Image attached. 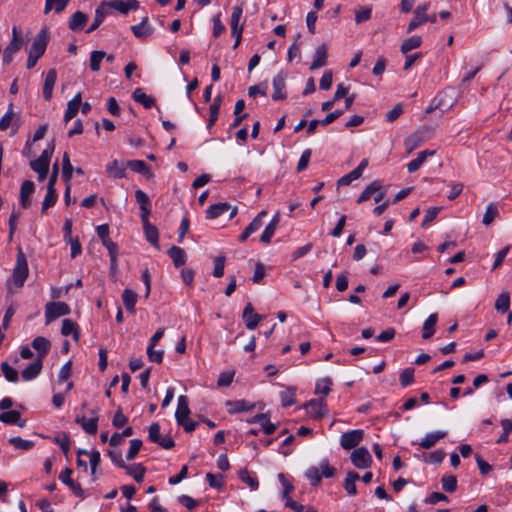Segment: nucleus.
Here are the masks:
<instances>
[{
	"instance_id": "nucleus-1",
	"label": "nucleus",
	"mask_w": 512,
	"mask_h": 512,
	"mask_svg": "<svg viewBox=\"0 0 512 512\" xmlns=\"http://www.w3.org/2000/svg\"><path fill=\"white\" fill-rule=\"evenodd\" d=\"M49 41V32L46 28L40 30V32L34 38L32 45L29 50L26 66L28 69L33 68L39 58L45 53Z\"/></svg>"
},
{
	"instance_id": "nucleus-2",
	"label": "nucleus",
	"mask_w": 512,
	"mask_h": 512,
	"mask_svg": "<svg viewBox=\"0 0 512 512\" xmlns=\"http://www.w3.org/2000/svg\"><path fill=\"white\" fill-rule=\"evenodd\" d=\"M54 142H52L39 156V158L30 162V167L33 171L38 174V179L40 181L44 180L49 171V165L51 161V157L54 153Z\"/></svg>"
},
{
	"instance_id": "nucleus-3",
	"label": "nucleus",
	"mask_w": 512,
	"mask_h": 512,
	"mask_svg": "<svg viewBox=\"0 0 512 512\" xmlns=\"http://www.w3.org/2000/svg\"><path fill=\"white\" fill-rule=\"evenodd\" d=\"M29 269L26 256L21 249H19L16 258V265L13 269V281L16 286H23L26 278L28 277Z\"/></svg>"
},
{
	"instance_id": "nucleus-4",
	"label": "nucleus",
	"mask_w": 512,
	"mask_h": 512,
	"mask_svg": "<svg viewBox=\"0 0 512 512\" xmlns=\"http://www.w3.org/2000/svg\"><path fill=\"white\" fill-rule=\"evenodd\" d=\"M70 313V307L65 302H48L45 305V319L46 324L51 323L61 316L68 315Z\"/></svg>"
},
{
	"instance_id": "nucleus-5",
	"label": "nucleus",
	"mask_w": 512,
	"mask_h": 512,
	"mask_svg": "<svg viewBox=\"0 0 512 512\" xmlns=\"http://www.w3.org/2000/svg\"><path fill=\"white\" fill-rule=\"evenodd\" d=\"M148 438L151 442L158 444L163 449H172L175 447V442L169 435L161 436L160 425L158 423H152L149 426Z\"/></svg>"
},
{
	"instance_id": "nucleus-6",
	"label": "nucleus",
	"mask_w": 512,
	"mask_h": 512,
	"mask_svg": "<svg viewBox=\"0 0 512 512\" xmlns=\"http://www.w3.org/2000/svg\"><path fill=\"white\" fill-rule=\"evenodd\" d=\"M243 14L242 5L234 6L230 19L231 35L235 38L234 48H237L241 42L243 27L239 26Z\"/></svg>"
},
{
	"instance_id": "nucleus-7",
	"label": "nucleus",
	"mask_w": 512,
	"mask_h": 512,
	"mask_svg": "<svg viewBox=\"0 0 512 512\" xmlns=\"http://www.w3.org/2000/svg\"><path fill=\"white\" fill-rule=\"evenodd\" d=\"M432 134V129L428 126H423L419 128L415 133L409 136L405 140V146L408 152L413 151L417 147H419L423 142L428 140Z\"/></svg>"
},
{
	"instance_id": "nucleus-8",
	"label": "nucleus",
	"mask_w": 512,
	"mask_h": 512,
	"mask_svg": "<svg viewBox=\"0 0 512 512\" xmlns=\"http://www.w3.org/2000/svg\"><path fill=\"white\" fill-rule=\"evenodd\" d=\"M352 464L358 469H366L372 465V456L366 447L356 448L350 455Z\"/></svg>"
},
{
	"instance_id": "nucleus-9",
	"label": "nucleus",
	"mask_w": 512,
	"mask_h": 512,
	"mask_svg": "<svg viewBox=\"0 0 512 512\" xmlns=\"http://www.w3.org/2000/svg\"><path fill=\"white\" fill-rule=\"evenodd\" d=\"M363 436L364 432L361 429L345 432L341 435L340 444L345 450L353 449L362 441Z\"/></svg>"
},
{
	"instance_id": "nucleus-10",
	"label": "nucleus",
	"mask_w": 512,
	"mask_h": 512,
	"mask_svg": "<svg viewBox=\"0 0 512 512\" xmlns=\"http://www.w3.org/2000/svg\"><path fill=\"white\" fill-rule=\"evenodd\" d=\"M430 3H424L419 5L415 11L414 16L407 27V33H411L422 24L428 22L427 10L429 9Z\"/></svg>"
},
{
	"instance_id": "nucleus-11",
	"label": "nucleus",
	"mask_w": 512,
	"mask_h": 512,
	"mask_svg": "<svg viewBox=\"0 0 512 512\" xmlns=\"http://www.w3.org/2000/svg\"><path fill=\"white\" fill-rule=\"evenodd\" d=\"M286 78H287V74L283 71H280L274 77L273 82H272V85H273L272 99L274 101L286 99L287 95L284 91L285 86H286Z\"/></svg>"
},
{
	"instance_id": "nucleus-12",
	"label": "nucleus",
	"mask_w": 512,
	"mask_h": 512,
	"mask_svg": "<svg viewBox=\"0 0 512 512\" xmlns=\"http://www.w3.org/2000/svg\"><path fill=\"white\" fill-rule=\"evenodd\" d=\"M105 5L120 13L127 14L130 10H136L139 7V2L137 0H113L109 2L104 1L102 6Z\"/></svg>"
},
{
	"instance_id": "nucleus-13",
	"label": "nucleus",
	"mask_w": 512,
	"mask_h": 512,
	"mask_svg": "<svg viewBox=\"0 0 512 512\" xmlns=\"http://www.w3.org/2000/svg\"><path fill=\"white\" fill-rule=\"evenodd\" d=\"M304 407L308 409L311 415L316 419H320L327 415L326 401L323 398L312 399L304 404Z\"/></svg>"
},
{
	"instance_id": "nucleus-14",
	"label": "nucleus",
	"mask_w": 512,
	"mask_h": 512,
	"mask_svg": "<svg viewBox=\"0 0 512 512\" xmlns=\"http://www.w3.org/2000/svg\"><path fill=\"white\" fill-rule=\"evenodd\" d=\"M73 471L72 469L70 468H65L59 475V480L67 485L71 490L72 492L79 498H83L84 497V491L83 489L81 488V486L74 482L71 478V475H72Z\"/></svg>"
},
{
	"instance_id": "nucleus-15",
	"label": "nucleus",
	"mask_w": 512,
	"mask_h": 512,
	"mask_svg": "<svg viewBox=\"0 0 512 512\" xmlns=\"http://www.w3.org/2000/svg\"><path fill=\"white\" fill-rule=\"evenodd\" d=\"M263 319V316L255 313L254 308L251 303H248L243 311V320L245 322L246 328L249 330L255 329L259 322Z\"/></svg>"
},
{
	"instance_id": "nucleus-16",
	"label": "nucleus",
	"mask_w": 512,
	"mask_h": 512,
	"mask_svg": "<svg viewBox=\"0 0 512 512\" xmlns=\"http://www.w3.org/2000/svg\"><path fill=\"white\" fill-rule=\"evenodd\" d=\"M190 409L188 406V398L184 395L178 397V406L175 412L176 421L178 424H184L188 420Z\"/></svg>"
},
{
	"instance_id": "nucleus-17",
	"label": "nucleus",
	"mask_w": 512,
	"mask_h": 512,
	"mask_svg": "<svg viewBox=\"0 0 512 512\" xmlns=\"http://www.w3.org/2000/svg\"><path fill=\"white\" fill-rule=\"evenodd\" d=\"M328 47L326 44H321L315 49L314 59L310 66V70H316L327 64Z\"/></svg>"
},
{
	"instance_id": "nucleus-18",
	"label": "nucleus",
	"mask_w": 512,
	"mask_h": 512,
	"mask_svg": "<svg viewBox=\"0 0 512 512\" xmlns=\"http://www.w3.org/2000/svg\"><path fill=\"white\" fill-rule=\"evenodd\" d=\"M35 185L31 180H25L20 188V204L23 208L31 205L29 197L34 193Z\"/></svg>"
},
{
	"instance_id": "nucleus-19",
	"label": "nucleus",
	"mask_w": 512,
	"mask_h": 512,
	"mask_svg": "<svg viewBox=\"0 0 512 512\" xmlns=\"http://www.w3.org/2000/svg\"><path fill=\"white\" fill-rule=\"evenodd\" d=\"M57 79V72L55 69H50L45 77L44 85H43V97L46 101H49L52 98L54 85Z\"/></svg>"
},
{
	"instance_id": "nucleus-20",
	"label": "nucleus",
	"mask_w": 512,
	"mask_h": 512,
	"mask_svg": "<svg viewBox=\"0 0 512 512\" xmlns=\"http://www.w3.org/2000/svg\"><path fill=\"white\" fill-rule=\"evenodd\" d=\"M32 347L37 351V358L43 361L50 350L51 344L47 338L37 336L32 341Z\"/></svg>"
},
{
	"instance_id": "nucleus-21",
	"label": "nucleus",
	"mask_w": 512,
	"mask_h": 512,
	"mask_svg": "<svg viewBox=\"0 0 512 512\" xmlns=\"http://www.w3.org/2000/svg\"><path fill=\"white\" fill-rule=\"evenodd\" d=\"M249 422L261 424L266 435H271L276 430V425L270 422L268 413L257 414Z\"/></svg>"
},
{
	"instance_id": "nucleus-22",
	"label": "nucleus",
	"mask_w": 512,
	"mask_h": 512,
	"mask_svg": "<svg viewBox=\"0 0 512 512\" xmlns=\"http://www.w3.org/2000/svg\"><path fill=\"white\" fill-rule=\"evenodd\" d=\"M42 367L43 361L41 359L36 358V360L33 363H31L22 371V378L25 381H30L36 378L40 374Z\"/></svg>"
},
{
	"instance_id": "nucleus-23",
	"label": "nucleus",
	"mask_w": 512,
	"mask_h": 512,
	"mask_svg": "<svg viewBox=\"0 0 512 512\" xmlns=\"http://www.w3.org/2000/svg\"><path fill=\"white\" fill-rule=\"evenodd\" d=\"M132 98L146 109L152 108L156 103V100L152 96L147 95L141 88H136L133 91Z\"/></svg>"
},
{
	"instance_id": "nucleus-24",
	"label": "nucleus",
	"mask_w": 512,
	"mask_h": 512,
	"mask_svg": "<svg viewBox=\"0 0 512 512\" xmlns=\"http://www.w3.org/2000/svg\"><path fill=\"white\" fill-rule=\"evenodd\" d=\"M81 105V93H77L68 103L64 115V122L68 123L79 111Z\"/></svg>"
},
{
	"instance_id": "nucleus-25",
	"label": "nucleus",
	"mask_w": 512,
	"mask_h": 512,
	"mask_svg": "<svg viewBox=\"0 0 512 512\" xmlns=\"http://www.w3.org/2000/svg\"><path fill=\"white\" fill-rule=\"evenodd\" d=\"M75 422L80 424L83 430L90 435H94L97 433L98 429V417L95 416L93 418H86L85 416L77 417Z\"/></svg>"
},
{
	"instance_id": "nucleus-26",
	"label": "nucleus",
	"mask_w": 512,
	"mask_h": 512,
	"mask_svg": "<svg viewBox=\"0 0 512 512\" xmlns=\"http://www.w3.org/2000/svg\"><path fill=\"white\" fill-rule=\"evenodd\" d=\"M447 435L446 431H436L426 434V436L418 443L423 449H430L437 441L444 438Z\"/></svg>"
},
{
	"instance_id": "nucleus-27",
	"label": "nucleus",
	"mask_w": 512,
	"mask_h": 512,
	"mask_svg": "<svg viewBox=\"0 0 512 512\" xmlns=\"http://www.w3.org/2000/svg\"><path fill=\"white\" fill-rule=\"evenodd\" d=\"M279 221H280V217H279V214H276L272 220L270 221V223L265 227L263 233L261 234L260 236V241L262 243H265V244H268L270 243L274 233H275V230L279 224Z\"/></svg>"
},
{
	"instance_id": "nucleus-28",
	"label": "nucleus",
	"mask_w": 512,
	"mask_h": 512,
	"mask_svg": "<svg viewBox=\"0 0 512 512\" xmlns=\"http://www.w3.org/2000/svg\"><path fill=\"white\" fill-rule=\"evenodd\" d=\"M87 21L88 16L81 11H77L71 16L69 20V28L74 32L80 31L86 25Z\"/></svg>"
},
{
	"instance_id": "nucleus-29",
	"label": "nucleus",
	"mask_w": 512,
	"mask_h": 512,
	"mask_svg": "<svg viewBox=\"0 0 512 512\" xmlns=\"http://www.w3.org/2000/svg\"><path fill=\"white\" fill-rule=\"evenodd\" d=\"M126 167L123 162L113 160L106 166V172L109 177L112 178H123L125 177Z\"/></svg>"
},
{
	"instance_id": "nucleus-30",
	"label": "nucleus",
	"mask_w": 512,
	"mask_h": 512,
	"mask_svg": "<svg viewBox=\"0 0 512 512\" xmlns=\"http://www.w3.org/2000/svg\"><path fill=\"white\" fill-rule=\"evenodd\" d=\"M147 22H148V18L144 17V19L142 20V22L140 24L133 25L131 27V30H132L133 34L135 35V37H137L139 39H147L148 37L151 36L153 29L147 25Z\"/></svg>"
},
{
	"instance_id": "nucleus-31",
	"label": "nucleus",
	"mask_w": 512,
	"mask_h": 512,
	"mask_svg": "<svg viewBox=\"0 0 512 512\" xmlns=\"http://www.w3.org/2000/svg\"><path fill=\"white\" fill-rule=\"evenodd\" d=\"M122 469H125L126 473L133 477V479L138 483L143 481L146 473V468L140 463L134 465L125 464V467Z\"/></svg>"
},
{
	"instance_id": "nucleus-32",
	"label": "nucleus",
	"mask_w": 512,
	"mask_h": 512,
	"mask_svg": "<svg viewBox=\"0 0 512 512\" xmlns=\"http://www.w3.org/2000/svg\"><path fill=\"white\" fill-rule=\"evenodd\" d=\"M0 421L6 424H17L24 427L25 421H21V414L17 410H10L0 414Z\"/></svg>"
},
{
	"instance_id": "nucleus-33",
	"label": "nucleus",
	"mask_w": 512,
	"mask_h": 512,
	"mask_svg": "<svg viewBox=\"0 0 512 512\" xmlns=\"http://www.w3.org/2000/svg\"><path fill=\"white\" fill-rule=\"evenodd\" d=\"M61 333L64 336H68V335L72 334L73 339L75 341H79V339H80V332L78 329V325L73 320L68 319V318L64 319L62 321Z\"/></svg>"
},
{
	"instance_id": "nucleus-34",
	"label": "nucleus",
	"mask_w": 512,
	"mask_h": 512,
	"mask_svg": "<svg viewBox=\"0 0 512 512\" xmlns=\"http://www.w3.org/2000/svg\"><path fill=\"white\" fill-rule=\"evenodd\" d=\"M169 257L172 259L175 267H181L186 263V253L185 251L178 247V246H172L167 251Z\"/></svg>"
},
{
	"instance_id": "nucleus-35",
	"label": "nucleus",
	"mask_w": 512,
	"mask_h": 512,
	"mask_svg": "<svg viewBox=\"0 0 512 512\" xmlns=\"http://www.w3.org/2000/svg\"><path fill=\"white\" fill-rule=\"evenodd\" d=\"M438 321V316L436 313H433L429 315V317L425 320L423 324V333L422 338L423 339H429L431 338L435 333V326Z\"/></svg>"
},
{
	"instance_id": "nucleus-36",
	"label": "nucleus",
	"mask_w": 512,
	"mask_h": 512,
	"mask_svg": "<svg viewBox=\"0 0 512 512\" xmlns=\"http://www.w3.org/2000/svg\"><path fill=\"white\" fill-rule=\"evenodd\" d=\"M360 479V476L355 471H349L346 474V478L344 480V488L346 492L349 495H356L357 494V488H356V481Z\"/></svg>"
},
{
	"instance_id": "nucleus-37",
	"label": "nucleus",
	"mask_w": 512,
	"mask_h": 512,
	"mask_svg": "<svg viewBox=\"0 0 512 512\" xmlns=\"http://www.w3.org/2000/svg\"><path fill=\"white\" fill-rule=\"evenodd\" d=\"M229 210H230V205L228 203L219 202V203L213 204L206 211L207 218L215 219Z\"/></svg>"
},
{
	"instance_id": "nucleus-38",
	"label": "nucleus",
	"mask_w": 512,
	"mask_h": 512,
	"mask_svg": "<svg viewBox=\"0 0 512 512\" xmlns=\"http://www.w3.org/2000/svg\"><path fill=\"white\" fill-rule=\"evenodd\" d=\"M143 228L147 241L159 249V233L157 227L151 223H147L143 225Z\"/></svg>"
},
{
	"instance_id": "nucleus-39",
	"label": "nucleus",
	"mask_w": 512,
	"mask_h": 512,
	"mask_svg": "<svg viewBox=\"0 0 512 512\" xmlns=\"http://www.w3.org/2000/svg\"><path fill=\"white\" fill-rule=\"evenodd\" d=\"M422 44V38L420 36L414 35L407 39H405L401 45V53L403 55H407L411 50L419 48Z\"/></svg>"
},
{
	"instance_id": "nucleus-40",
	"label": "nucleus",
	"mask_w": 512,
	"mask_h": 512,
	"mask_svg": "<svg viewBox=\"0 0 512 512\" xmlns=\"http://www.w3.org/2000/svg\"><path fill=\"white\" fill-rule=\"evenodd\" d=\"M24 44V40L20 38V33L17 27L12 28V39L5 50L11 52L12 54L16 53L21 49Z\"/></svg>"
},
{
	"instance_id": "nucleus-41",
	"label": "nucleus",
	"mask_w": 512,
	"mask_h": 512,
	"mask_svg": "<svg viewBox=\"0 0 512 512\" xmlns=\"http://www.w3.org/2000/svg\"><path fill=\"white\" fill-rule=\"evenodd\" d=\"M381 189V182L380 181H373L371 182L359 195L357 199V203H362L367 200H369L374 193H376L377 190Z\"/></svg>"
},
{
	"instance_id": "nucleus-42",
	"label": "nucleus",
	"mask_w": 512,
	"mask_h": 512,
	"mask_svg": "<svg viewBox=\"0 0 512 512\" xmlns=\"http://www.w3.org/2000/svg\"><path fill=\"white\" fill-rule=\"evenodd\" d=\"M122 300H123V304L125 306V308L129 311V312H135V305H136V302H137V294L130 290V289H125L123 291V294H122Z\"/></svg>"
},
{
	"instance_id": "nucleus-43",
	"label": "nucleus",
	"mask_w": 512,
	"mask_h": 512,
	"mask_svg": "<svg viewBox=\"0 0 512 512\" xmlns=\"http://www.w3.org/2000/svg\"><path fill=\"white\" fill-rule=\"evenodd\" d=\"M56 201H57V193H56L55 187L47 185V193H46V196L42 203V209H41L42 214H44L48 208L54 206Z\"/></svg>"
},
{
	"instance_id": "nucleus-44",
	"label": "nucleus",
	"mask_w": 512,
	"mask_h": 512,
	"mask_svg": "<svg viewBox=\"0 0 512 512\" xmlns=\"http://www.w3.org/2000/svg\"><path fill=\"white\" fill-rule=\"evenodd\" d=\"M74 168L71 165L70 157L67 152L63 154L62 158V178L66 184H68L72 178Z\"/></svg>"
},
{
	"instance_id": "nucleus-45",
	"label": "nucleus",
	"mask_w": 512,
	"mask_h": 512,
	"mask_svg": "<svg viewBox=\"0 0 512 512\" xmlns=\"http://www.w3.org/2000/svg\"><path fill=\"white\" fill-rule=\"evenodd\" d=\"M510 308V295L508 292H502L498 295L495 301V309L498 312H508Z\"/></svg>"
},
{
	"instance_id": "nucleus-46",
	"label": "nucleus",
	"mask_w": 512,
	"mask_h": 512,
	"mask_svg": "<svg viewBox=\"0 0 512 512\" xmlns=\"http://www.w3.org/2000/svg\"><path fill=\"white\" fill-rule=\"evenodd\" d=\"M70 0H45L44 13L48 14L52 9L57 13L62 12Z\"/></svg>"
},
{
	"instance_id": "nucleus-47",
	"label": "nucleus",
	"mask_w": 512,
	"mask_h": 512,
	"mask_svg": "<svg viewBox=\"0 0 512 512\" xmlns=\"http://www.w3.org/2000/svg\"><path fill=\"white\" fill-rule=\"evenodd\" d=\"M106 57V53L102 50L92 51L90 54L89 67L91 71L98 72L100 70V63Z\"/></svg>"
},
{
	"instance_id": "nucleus-48",
	"label": "nucleus",
	"mask_w": 512,
	"mask_h": 512,
	"mask_svg": "<svg viewBox=\"0 0 512 512\" xmlns=\"http://www.w3.org/2000/svg\"><path fill=\"white\" fill-rule=\"evenodd\" d=\"M331 385L332 380L329 377L318 380L315 386V394L327 396L331 391Z\"/></svg>"
},
{
	"instance_id": "nucleus-49",
	"label": "nucleus",
	"mask_w": 512,
	"mask_h": 512,
	"mask_svg": "<svg viewBox=\"0 0 512 512\" xmlns=\"http://www.w3.org/2000/svg\"><path fill=\"white\" fill-rule=\"evenodd\" d=\"M53 441L59 445L62 452L67 455L70 450V438L67 433H61L53 438Z\"/></svg>"
},
{
	"instance_id": "nucleus-50",
	"label": "nucleus",
	"mask_w": 512,
	"mask_h": 512,
	"mask_svg": "<svg viewBox=\"0 0 512 512\" xmlns=\"http://www.w3.org/2000/svg\"><path fill=\"white\" fill-rule=\"evenodd\" d=\"M220 106H221V97L217 96L214 100V103L209 108V113H210L209 122H208L209 128L211 126H213L214 123L216 122L218 115H219Z\"/></svg>"
},
{
	"instance_id": "nucleus-51",
	"label": "nucleus",
	"mask_w": 512,
	"mask_h": 512,
	"mask_svg": "<svg viewBox=\"0 0 512 512\" xmlns=\"http://www.w3.org/2000/svg\"><path fill=\"white\" fill-rule=\"evenodd\" d=\"M281 404L283 407H288L293 405L296 402L295 398V389L287 388L286 390L280 393Z\"/></svg>"
},
{
	"instance_id": "nucleus-52",
	"label": "nucleus",
	"mask_w": 512,
	"mask_h": 512,
	"mask_svg": "<svg viewBox=\"0 0 512 512\" xmlns=\"http://www.w3.org/2000/svg\"><path fill=\"white\" fill-rule=\"evenodd\" d=\"M1 371L7 381H9V382H17L18 381L17 370H15L7 362H3L1 364Z\"/></svg>"
},
{
	"instance_id": "nucleus-53",
	"label": "nucleus",
	"mask_w": 512,
	"mask_h": 512,
	"mask_svg": "<svg viewBox=\"0 0 512 512\" xmlns=\"http://www.w3.org/2000/svg\"><path fill=\"white\" fill-rule=\"evenodd\" d=\"M132 171L147 174L149 173V167L143 160H129L126 164Z\"/></svg>"
},
{
	"instance_id": "nucleus-54",
	"label": "nucleus",
	"mask_w": 512,
	"mask_h": 512,
	"mask_svg": "<svg viewBox=\"0 0 512 512\" xmlns=\"http://www.w3.org/2000/svg\"><path fill=\"white\" fill-rule=\"evenodd\" d=\"M226 406L228 407V411L230 413H238V412L246 411L252 407V406H247V402L244 400L228 401L226 403Z\"/></svg>"
},
{
	"instance_id": "nucleus-55",
	"label": "nucleus",
	"mask_w": 512,
	"mask_h": 512,
	"mask_svg": "<svg viewBox=\"0 0 512 512\" xmlns=\"http://www.w3.org/2000/svg\"><path fill=\"white\" fill-rule=\"evenodd\" d=\"M103 6L101 5L100 7H98L95 11V17H94V21L93 23L91 24V26L87 29V33H91L93 31H95L96 29H98V27L101 25V23L103 22L105 16H106V12L103 10L102 8Z\"/></svg>"
},
{
	"instance_id": "nucleus-56",
	"label": "nucleus",
	"mask_w": 512,
	"mask_h": 512,
	"mask_svg": "<svg viewBox=\"0 0 512 512\" xmlns=\"http://www.w3.org/2000/svg\"><path fill=\"white\" fill-rule=\"evenodd\" d=\"M414 372H415L414 368L409 367V368L404 369L400 373L399 380H400V384L403 387H407L414 382Z\"/></svg>"
},
{
	"instance_id": "nucleus-57",
	"label": "nucleus",
	"mask_w": 512,
	"mask_h": 512,
	"mask_svg": "<svg viewBox=\"0 0 512 512\" xmlns=\"http://www.w3.org/2000/svg\"><path fill=\"white\" fill-rule=\"evenodd\" d=\"M441 482L442 488L448 493H452L457 489V478L454 475L444 476Z\"/></svg>"
},
{
	"instance_id": "nucleus-58",
	"label": "nucleus",
	"mask_w": 512,
	"mask_h": 512,
	"mask_svg": "<svg viewBox=\"0 0 512 512\" xmlns=\"http://www.w3.org/2000/svg\"><path fill=\"white\" fill-rule=\"evenodd\" d=\"M9 443L12 444L15 448L25 451L31 449L34 446L32 441L24 440L20 437L10 438Z\"/></svg>"
},
{
	"instance_id": "nucleus-59",
	"label": "nucleus",
	"mask_w": 512,
	"mask_h": 512,
	"mask_svg": "<svg viewBox=\"0 0 512 512\" xmlns=\"http://www.w3.org/2000/svg\"><path fill=\"white\" fill-rule=\"evenodd\" d=\"M13 117H14V111H13V104L11 103L9 105L6 113L0 119V130L1 131H5L9 128Z\"/></svg>"
},
{
	"instance_id": "nucleus-60",
	"label": "nucleus",
	"mask_w": 512,
	"mask_h": 512,
	"mask_svg": "<svg viewBox=\"0 0 512 512\" xmlns=\"http://www.w3.org/2000/svg\"><path fill=\"white\" fill-rule=\"evenodd\" d=\"M278 479L279 481L281 482V484L283 485V493H282V498L286 501H288V499H291V497L289 496V494L294 490V486L292 485V483H290L285 475L283 473H280L278 475Z\"/></svg>"
},
{
	"instance_id": "nucleus-61",
	"label": "nucleus",
	"mask_w": 512,
	"mask_h": 512,
	"mask_svg": "<svg viewBox=\"0 0 512 512\" xmlns=\"http://www.w3.org/2000/svg\"><path fill=\"white\" fill-rule=\"evenodd\" d=\"M497 216H498L497 207L494 204H490V205H488V207L484 213L482 222L484 225H490Z\"/></svg>"
},
{
	"instance_id": "nucleus-62",
	"label": "nucleus",
	"mask_w": 512,
	"mask_h": 512,
	"mask_svg": "<svg viewBox=\"0 0 512 512\" xmlns=\"http://www.w3.org/2000/svg\"><path fill=\"white\" fill-rule=\"evenodd\" d=\"M141 447H142V441L140 439H132L130 441V447H129V450L126 455L127 460L128 461L133 460L139 453Z\"/></svg>"
},
{
	"instance_id": "nucleus-63",
	"label": "nucleus",
	"mask_w": 512,
	"mask_h": 512,
	"mask_svg": "<svg viewBox=\"0 0 512 512\" xmlns=\"http://www.w3.org/2000/svg\"><path fill=\"white\" fill-rule=\"evenodd\" d=\"M307 479L310 480L313 486L318 485L321 482L322 476L320 473V469L317 467H310L305 473Z\"/></svg>"
},
{
	"instance_id": "nucleus-64",
	"label": "nucleus",
	"mask_w": 512,
	"mask_h": 512,
	"mask_svg": "<svg viewBox=\"0 0 512 512\" xmlns=\"http://www.w3.org/2000/svg\"><path fill=\"white\" fill-rule=\"evenodd\" d=\"M239 478L253 490L258 488V480L252 477L246 469H243L239 472Z\"/></svg>"
}]
</instances>
